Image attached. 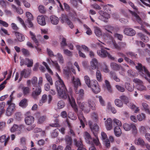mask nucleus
I'll list each match as a JSON object with an SVG mask.
<instances>
[{
    "label": "nucleus",
    "instance_id": "nucleus-23",
    "mask_svg": "<svg viewBox=\"0 0 150 150\" xmlns=\"http://www.w3.org/2000/svg\"><path fill=\"white\" fill-rule=\"evenodd\" d=\"M15 34L18 41L22 42L25 39L24 36L21 33L19 32H15Z\"/></svg>",
    "mask_w": 150,
    "mask_h": 150
},
{
    "label": "nucleus",
    "instance_id": "nucleus-10",
    "mask_svg": "<svg viewBox=\"0 0 150 150\" xmlns=\"http://www.w3.org/2000/svg\"><path fill=\"white\" fill-rule=\"evenodd\" d=\"M98 13L100 15L99 16V19L104 22H107L108 19L110 18L109 14L102 11H99Z\"/></svg>",
    "mask_w": 150,
    "mask_h": 150
},
{
    "label": "nucleus",
    "instance_id": "nucleus-42",
    "mask_svg": "<svg viewBox=\"0 0 150 150\" xmlns=\"http://www.w3.org/2000/svg\"><path fill=\"white\" fill-rule=\"evenodd\" d=\"M65 140L67 144L71 145L72 141L71 137L68 135H67L65 137Z\"/></svg>",
    "mask_w": 150,
    "mask_h": 150
},
{
    "label": "nucleus",
    "instance_id": "nucleus-36",
    "mask_svg": "<svg viewBox=\"0 0 150 150\" xmlns=\"http://www.w3.org/2000/svg\"><path fill=\"white\" fill-rule=\"evenodd\" d=\"M33 61L32 59H30L26 58L25 59V64L27 65L28 67H30L33 66Z\"/></svg>",
    "mask_w": 150,
    "mask_h": 150
},
{
    "label": "nucleus",
    "instance_id": "nucleus-57",
    "mask_svg": "<svg viewBox=\"0 0 150 150\" xmlns=\"http://www.w3.org/2000/svg\"><path fill=\"white\" fill-rule=\"evenodd\" d=\"M123 127L124 129L127 131L130 130L131 128V125L126 123L123 125Z\"/></svg>",
    "mask_w": 150,
    "mask_h": 150
},
{
    "label": "nucleus",
    "instance_id": "nucleus-18",
    "mask_svg": "<svg viewBox=\"0 0 150 150\" xmlns=\"http://www.w3.org/2000/svg\"><path fill=\"white\" fill-rule=\"evenodd\" d=\"M110 67L111 68L115 71H119L120 69L123 71V69L120 66H119L116 63L112 62L110 64Z\"/></svg>",
    "mask_w": 150,
    "mask_h": 150
},
{
    "label": "nucleus",
    "instance_id": "nucleus-61",
    "mask_svg": "<svg viewBox=\"0 0 150 150\" xmlns=\"http://www.w3.org/2000/svg\"><path fill=\"white\" fill-rule=\"evenodd\" d=\"M131 30L130 28H126L124 30V32L125 34L129 36H131Z\"/></svg>",
    "mask_w": 150,
    "mask_h": 150
},
{
    "label": "nucleus",
    "instance_id": "nucleus-60",
    "mask_svg": "<svg viewBox=\"0 0 150 150\" xmlns=\"http://www.w3.org/2000/svg\"><path fill=\"white\" fill-rule=\"evenodd\" d=\"M137 132V130L135 125L132 124V133L135 135Z\"/></svg>",
    "mask_w": 150,
    "mask_h": 150
},
{
    "label": "nucleus",
    "instance_id": "nucleus-49",
    "mask_svg": "<svg viewBox=\"0 0 150 150\" xmlns=\"http://www.w3.org/2000/svg\"><path fill=\"white\" fill-rule=\"evenodd\" d=\"M88 105L90 108L93 110L95 109V104L91 100H88Z\"/></svg>",
    "mask_w": 150,
    "mask_h": 150
},
{
    "label": "nucleus",
    "instance_id": "nucleus-47",
    "mask_svg": "<svg viewBox=\"0 0 150 150\" xmlns=\"http://www.w3.org/2000/svg\"><path fill=\"white\" fill-rule=\"evenodd\" d=\"M110 74L111 76L113 77L115 80L117 82H119L120 81V79L118 78L115 75V73L113 71H111L110 72Z\"/></svg>",
    "mask_w": 150,
    "mask_h": 150
},
{
    "label": "nucleus",
    "instance_id": "nucleus-46",
    "mask_svg": "<svg viewBox=\"0 0 150 150\" xmlns=\"http://www.w3.org/2000/svg\"><path fill=\"white\" fill-rule=\"evenodd\" d=\"M46 117L45 116H40L38 119V123L39 124L42 123L46 119Z\"/></svg>",
    "mask_w": 150,
    "mask_h": 150
},
{
    "label": "nucleus",
    "instance_id": "nucleus-35",
    "mask_svg": "<svg viewBox=\"0 0 150 150\" xmlns=\"http://www.w3.org/2000/svg\"><path fill=\"white\" fill-rule=\"evenodd\" d=\"M105 87H106L108 92L110 93H112V87L109 81H108L107 80H105Z\"/></svg>",
    "mask_w": 150,
    "mask_h": 150
},
{
    "label": "nucleus",
    "instance_id": "nucleus-16",
    "mask_svg": "<svg viewBox=\"0 0 150 150\" xmlns=\"http://www.w3.org/2000/svg\"><path fill=\"white\" fill-rule=\"evenodd\" d=\"M38 23L42 26L45 25L46 24V22L44 16L42 15L38 16L37 18Z\"/></svg>",
    "mask_w": 150,
    "mask_h": 150
},
{
    "label": "nucleus",
    "instance_id": "nucleus-32",
    "mask_svg": "<svg viewBox=\"0 0 150 150\" xmlns=\"http://www.w3.org/2000/svg\"><path fill=\"white\" fill-rule=\"evenodd\" d=\"M120 98L124 101V103L130 107V108L131 107L130 103H129V101L128 98L125 96H121L120 97Z\"/></svg>",
    "mask_w": 150,
    "mask_h": 150
},
{
    "label": "nucleus",
    "instance_id": "nucleus-28",
    "mask_svg": "<svg viewBox=\"0 0 150 150\" xmlns=\"http://www.w3.org/2000/svg\"><path fill=\"white\" fill-rule=\"evenodd\" d=\"M51 22L53 25L57 24L59 22V19L56 16L54 15L51 16L50 17Z\"/></svg>",
    "mask_w": 150,
    "mask_h": 150
},
{
    "label": "nucleus",
    "instance_id": "nucleus-53",
    "mask_svg": "<svg viewBox=\"0 0 150 150\" xmlns=\"http://www.w3.org/2000/svg\"><path fill=\"white\" fill-rule=\"evenodd\" d=\"M65 103L63 100L59 101L57 104L58 108L59 109H61L65 106Z\"/></svg>",
    "mask_w": 150,
    "mask_h": 150
},
{
    "label": "nucleus",
    "instance_id": "nucleus-37",
    "mask_svg": "<svg viewBox=\"0 0 150 150\" xmlns=\"http://www.w3.org/2000/svg\"><path fill=\"white\" fill-rule=\"evenodd\" d=\"M19 105L23 108H25L27 105V100L25 98L22 100L19 103Z\"/></svg>",
    "mask_w": 150,
    "mask_h": 150
},
{
    "label": "nucleus",
    "instance_id": "nucleus-59",
    "mask_svg": "<svg viewBox=\"0 0 150 150\" xmlns=\"http://www.w3.org/2000/svg\"><path fill=\"white\" fill-rule=\"evenodd\" d=\"M75 144L76 146L78 147V149H79V148H83V147L81 141L80 140L76 141Z\"/></svg>",
    "mask_w": 150,
    "mask_h": 150
},
{
    "label": "nucleus",
    "instance_id": "nucleus-2",
    "mask_svg": "<svg viewBox=\"0 0 150 150\" xmlns=\"http://www.w3.org/2000/svg\"><path fill=\"white\" fill-rule=\"evenodd\" d=\"M136 69L139 71V74L148 80L150 83V73L146 68L141 63H139L135 66Z\"/></svg>",
    "mask_w": 150,
    "mask_h": 150
},
{
    "label": "nucleus",
    "instance_id": "nucleus-64",
    "mask_svg": "<svg viewBox=\"0 0 150 150\" xmlns=\"http://www.w3.org/2000/svg\"><path fill=\"white\" fill-rule=\"evenodd\" d=\"M68 117L69 118L73 120H75L77 118L76 116L75 115L70 112L68 114Z\"/></svg>",
    "mask_w": 150,
    "mask_h": 150
},
{
    "label": "nucleus",
    "instance_id": "nucleus-5",
    "mask_svg": "<svg viewBox=\"0 0 150 150\" xmlns=\"http://www.w3.org/2000/svg\"><path fill=\"white\" fill-rule=\"evenodd\" d=\"M32 92L31 93L32 97L35 99H37L38 96L42 92L41 87L40 86H38L33 87Z\"/></svg>",
    "mask_w": 150,
    "mask_h": 150
},
{
    "label": "nucleus",
    "instance_id": "nucleus-41",
    "mask_svg": "<svg viewBox=\"0 0 150 150\" xmlns=\"http://www.w3.org/2000/svg\"><path fill=\"white\" fill-rule=\"evenodd\" d=\"M51 62L53 64V65L55 67L57 70L58 71H60L61 70L60 67L58 64L57 61H54L51 60Z\"/></svg>",
    "mask_w": 150,
    "mask_h": 150
},
{
    "label": "nucleus",
    "instance_id": "nucleus-40",
    "mask_svg": "<svg viewBox=\"0 0 150 150\" xmlns=\"http://www.w3.org/2000/svg\"><path fill=\"white\" fill-rule=\"evenodd\" d=\"M96 77L97 80L99 82L102 81V75L100 71L99 70H97L96 73Z\"/></svg>",
    "mask_w": 150,
    "mask_h": 150
},
{
    "label": "nucleus",
    "instance_id": "nucleus-27",
    "mask_svg": "<svg viewBox=\"0 0 150 150\" xmlns=\"http://www.w3.org/2000/svg\"><path fill=\"white\" fill-rule=\"evenodd\" d=\"M76 94H78L81 98H82L84 95V91L83 89H78L77 88H74Z\"/></svg>",
    "mask_w": 150,
    "mask_h": 150
},
{
    "label": "nucleus",
    "instance_id": "nucleus-21",
    "mask_svg": "<svg viewBox=\"0 0 150 150\" xmlns=\"http://www.w3.org/2000/svg\"><path fill=\"white\" fill-rule=\"evenodd\" d=\"M90 64L91 68L93 69H95L98 66V62L96 59L93 58L91 61Z\"/></svg>",
    "mask_w": 150,
    "mask_h": 150
},
{
    "label": "nucleus",
    "instance_id": "nucleus-45",
    "mask_svg": "<svg viewBox=\"0 0 150 150\" xmlns=\"http://www.w3.org/2000/svg\"><path fill=\"white\" fill-rule=\"evenodd\" d=\"M115 104L116 105L119 107H121L123 105V103L120 100L116 99L115 100Z\"/></svg>",
    "mask_w": 150,
    "mask_h": 150
},
{
    "label": "nucleus",
    "instance_id": "nucleus-30",
    "mask_svg": "<svg viewBox=\"0 0 150 150\" xmlns=\"http://www.w3.org/2000/svg\"><path fill=\"white\" fill-rule=\"evenodd\" d=\"M55 57H57L59 63L61 64H63L64 62V60L62 55L59 53H58L57 55Z\"/></svg>",
    "mask_w": 150,
    "mask_h": 150
},
{
    "label": "nucleus",
    "instance_id": "nucleus-48",
    "mask_svg": "<svg viewBox=\"0 0 150 150\" xmlns=\"http://www.w3.org/2000/svg\"><path fill=\"white\" fill-rule=\"evenodd\" d=\"M45 77L48 82H49L51 85H52L53 84L52 79L50 75L48 74L47 73L45 74Z\"/></svg>",
    "mask_w": 150,
    "mask_h": 150
},
{
    "label": "nucleus",
    "instance_id": "nucleus-8",
    "mask_svg": "<svg viewBox=\"0 0 150 150\" xmlns=\"http://www.w3.org/2000/svg\"><path fill=\"white\" fill-rule=\"evenodd\" d=\"M60 21L62 23H66L71 28L74 27V25L71 21L68 18V16L65 14H62L60 18Z\"/></svg>",
    "mask_w": 150,
    "mask_h": 150
},
{
    "label": "nucleus",
    "instance_id": "nucleus-39",
    "mask_svg": "<svg viewBox=\"0 0 150 150\" xmlns=\"http://www.w3.org/2000/svg\"><path fill=\"white\" fill-rule=\"evenodd\" d=\"M142 105L143 108L144 110L149 114H150V111L148 105L145 102H143L142 103Z\"/></svg>",
    "mask_w": 150,
    "mask_h": 150
},
{
    "label": "nucleus",
    "instance_id": "nucleus-31",
    "mask_svg": "<svg viewBox=\"0 0 150 150\" xmlns=\"http://www.w3.org/2000/svg\"><path fill=\"white\" fill-rule=\"evenodd\" d=\"M30 34L31 37V38L37 46L38 45V41L36 38V36L35 33L31 31L29 32Z\"/></svg>",
    "mask_w": 150,
    "mask_h": 150
},
{
    "label": "nucleus",
    "instance_id": "nucleus-58",
    "mask_svg": "<svg viewBox=\"0 0 150 150\" xmlns=\"http://www.w3.org/2000/svg\"><path fill=\"white\" fill-rule=\"evenodd\" d=\"M26 16L28 18L27 21L33 20V17L32 15L29 12H27L26 13Z\"/></svg>",
    "mask_w": 150,
    "mask_h": 150
},
{
    "label": "nucleus",
    "instance_id": "nucleus-17",
    "mask_svg": "<svg viewBox=\"0 0 150 150\" xmlns=\"http://www.w3.org/2000/svg\"><path fill=\"white\" fill-rule=\"evenodd\" d=\"M72 81L74 86V88H77L78 86H80L81 85L80 80L78 78H75L74 77H73Z\"/></svg>",
    "mask_w": 150,
    "mask_h": 150
},
{
    "label": "nucleus",
    "instance_id": "nucleus-38",
    "mask_svg": "<svg viewBox=\"0 0 150 150\" xmlns=\"http://www.w3.org/2000/svg\"><path fill=\"white\" fill-rule=\"evenodd\" d=\"M138 35L140 37L141 39L145 42H147L149 40V39L148 37L146 36H144L142 33H139L138 34Z\"/></svg>",
    "mask_w": 150,
    "mask_h": 150
},
{
    "label": "nucleus",
    "instance_id": "nucleus-55",
    "mask_svg": "<svg viewBox=\"0 0 150 150\" xmlns=\"http://www.w3.org/2000/svg\"><path fill=\"white\" fill-rule=\"evenodd\" d=\"M52 150H63V147L60 146H58L57 147V145L55 144H53L52 145Z\"/></svg>",
    "mask_w": 150,
    "mask_h": 150
},
{
    "label": "nucleus",
    "instance_id": "nucleus-15",
    "mask_svg": "<svg viewBox=\"0 0 150 150\" xmlns=\"http://www.w3.org/2000/svg\"><path fill=\"white\" fill-rule=\"evenodd\" d=\"M94 136L95 138H93L92 139V140H91L92 143L91 144H94L96 146H98L99 148H101L102 146L98 137L97 134L94 133Z\"/></svg>",
    "mask_w": 150,
    "mask_h": 150
},
{
    "label": "nucleus",
    "instance_id": "nucleus-12",
    "mask_svg": "<svg viewBox=\"0 0 150 150\" xmlns=\"http://www.w3.org/2000/svg\"><path fill=\"white\" fill-rule=\"evenodd\" d=\"M30 112H27L26 113V116L25 118V124L28 125H31L34 121V117L31 115H29Z\"/></svg>",
    "mask_w": 150,
    "mask_h": 150
},
{
    "label": "nucleus",
    "instance_id": "nucleus-25",
    "mask_svg": "<svg viewBox=\"0 0 150 150\" xmlns=\"http://www.w3.org/2000/svg\"><path fill=\"white\" fill-rule=\"evenodd\" d=\"M31 73V70H26L24 69L21 72V76H23L25 78H27L30 75Z\"/></svg>",
    "mask_w": 150,
    "mask_h": 150
},
{
    "label": "nucleus",
    "instance_id": "nucleus-62",
    "mask_svg": "<svg viewBox=\"0 0 150 150\" xmlns=\"http://www.w3.org/2000/svg\"><path fill=\"white\" fill-rule=\"evenodd\" d=\"M21 50L24 55L28 56L30 55L29 51L26 49L23 48L21 49Z\"/></svg>",
    "mask_w": 150,
    "mask_h": 150
},
{
    "label": "nucleus",
    "instance_id": "nucleus-20",
    "mask_svg": "<svg viewBox=\"0 0 150 150\" xmlns=\"http://www.w3.org/2000/svg\"><path fill=\"white\" fill-rule=\"evenodd\" d=\"M84 136L86 143L89 144H91L92 138L90 134L87 132H85Z\"/></svg>",
    "mask_w": 150,
    "mask_h": 150
},
{
    "label": "nucleus",
    "instance_id": "nucleus-4",
    "mask_svg": "<svg viewBox=\"0 0 150 150\" xmlns=\"http://www.w3.org/2000/svg\"><path fill=\"white\" fill-rule=\"evenodd\" d=\"M132 8L133 11H132V16L134 17V19L139 24L142 25V21L141 18L139 17V12L138 10V8L137 7L133 5L132 4Z\"/></svg>",
    "mask_w": 150,
    "mask_h": 150
},
{
    "label": "nucleus",
    "instance_id": "nucleus-19",
    "mask_svg": "<svg viewBox=\"0 0 150 150\" xmlns=\"http://www.w3.org/2000/svg\"><path fill=\"white\" fill-rule=\"evenodd\" d=\"M10 137H6V135H4L0 137V142L2 143L4 142V145L6 146L10 139Z\"/></svg>",
    "mask_w": 150,
    "mask_h": 150
},
{
    "label": "nucleus",
    "instance_id": "nucleus-6",
    "mask_svg": "<svg viewBox=\"0 0 150 150\" xmlns=\"http://www.w3.org/2000/svg\"><path fill=\"white\" fill-rule=\"evenodd\" d=\"M77 103L80 109L85 112L88 113L90 110V108L88 105V103L85 102H81L80 101V100L78 98H77Z\"/></svg>",
    "mask_w": 150,
    "mask_h": 150
},
{
    "label": "nucleus",
    "instance_id": "nucleus-1",
    "mask_svg": "<svg viewBox=\"0 0 150 150\" xmlns=\"http://www.w3.org/2000/svg\"><path fill=\"white\" fill-rule=\"evenodd\" d=\"M56 75L58 78V80L56 81L55 86L58 96H59L66 98L67 96L66 93L67 88L63 81L61 79L57 73H56Z\"/></svg>",
    "mask_w": 150,
    "mask_h": 150
},
{
    "label": "nucleus",
    "instance_id": "nucleus-24",
    "mask_svg": "<svg viewBox=\"0 0 150 150\" xmlns=\"http://www.w3.org/2000/svg\"><path fill=\"white\" fill-rule=\"evenodd\" d=\"M21 128L17 125H14L11 128L10 131L12 132H17L18 134L21 133L20 131Z\"/></svg>",
    "mask_w": 150,
    "mask_h": 150
},
{
    "label": "nucleus",
    "instance_id": "nucleus-13",
    "mask_svg": "<svg viewBox=\"0 0 150 150\" xmlns=\"http://www.w3.org/2000/svg\"><path fill=\"white\" fill-rule=\"evenodd\" d=\"M112 121L111 118H108L105 121V126L107 130H110L112 129Z\"/></svg>",
    "mask_w": 150,
    "mask_h": 150
},
{
    "label": "nucleus",
    "instance_id": "nucleus-52",
    "mask_svg": "<svg viewBox=\"0 0 150 150\" xmlns=\"http://www.w3.org/2000/svg\"><path fill=\"white\" fill-rule=\"evenodd\" d=\"M31 82L33 85V87L38 86L37 78L35 76L33 77L32 79Z\"/></svg>",
    "mask_w": 150,
    "mask_h": 150
},
{
    "label": "nucleus",
    "instance_id": "nucleus-7",
    "mask_svg": "<svg viewBox=\"0 0 150 150\" xmlns=\"http://www.w3.org/2000/svg\"><path fill=\"white\" fill-rule=\"evenodd\" d=\"M6 103L8 106L6 109L5 115L7 116H9L13 114L15 105L14 103H11L10 101H7Z\"/></svg>",
    "mask_w": 150,
    "mask_h": 150
},
{
    "label": "nucleus",
    "instance_id": "nucleus-34",
    "mask_svg": "<svg viewBox=\"0 0 150 150\" xmlns=\"http://www.w3.org/2000/svg\"><path fill=\"white\" fill-rule=\"evenodd\" d=\"M94 32L96 35L98 37H100L102 35V32L100 29L98 27H94Z\"/></svg>",
    "mask_w": 150,
    "mask_h": 150
},
{
    "label": "nucleus",
    "instance_id": "nucleus-51",
    "mask_svg": "<svg viewBox=\"0 0 150 150\" xmlns=\"http://www.w3.org/2000/svg\"><path fill=\"white\" fill-rule=\"evenodd\" d=\"M84 79L85 83L88 87L91 86V81L90 78L88 76H85L84 77Z\"/></svg>",
    "mask_w": 150,
    "mask_h": 150
},
{
    "label": "nucleus",
    "instance_id": "nucleus-44",
    "mask_svg": "<svg viewBox=\"0 0 150 150\" xmlns=\"http://www.w3.org/2000/svg\"><path fill=\"white\" fill-rule=\"evenodd\" d=\"M66 121L69 128V133L72 136H74L75 134L73 130L72 129V127L70 123H69L68 119L66 120Z\"/></svg>",
    "mask_w": 150,
    "mask_h": 150
},
{
    "label": "nucleus",
    "instance_id": "nucleus-3",
    "mask_svg": "<svg viewBox=\"0 0 150 150\" xmlns=\"http://www.w3.org/2000/svg\"><path fill=\"white\" fill-rule=\"evenodd\" d=\"M97 44L101 47L100 50H98L97 52L98 54L100 57L102 58H105L107 56L108 57L111 59H113L114 58L112 57V56L109 54L107 51L105 50V49L109 50L108 48H105L104 47V45H105L104 43H98Z\"/></svg>",
    "mask_w": 150,
    "mask_h": 150
},
{
    "label": "nucleus",
    "instance_id": "nucleus-33",
    "mask_svg": "<svg viewBox=\"0 0 150 150\" xmlns=\"http://www.w3.org/2000/svg\"><path fill=\"white\" fill-rule=\"evenodd\" d=\"M114 132L115 135L117 137H120L122 133L121 129L118 126L115 127Z\"/></svg>",
    "mask_w": 150,
    "mask_h": 150
},
{
    "label": "nucleus",
    "instance_id": "nucleus-54",
    "mask_svg": "<svg viewBox=\"0 0 150 150\" xmlns=\"http://www.w3.org/2000/svg\"><path fill=\"white\" fill-rule=\"evenodd\" d=\"M145 118V115L144 113H141L137 115V118L138 120L139 121H141L144 120Z\"/></svg>",
    "mask_w": 150,
    "mask_h": 150
},
{
    "label": "nucleus",
    "instance_id": "nucleus-29",
    "mask_svg": "<svg viewBox=\"0 0 150 150\" xmlns=\"http://www.w3.org/2000/svg\"><path fill=\"white\" fill-rule=\"evenodd\" d=\"M135 143L137 145H140L142 146H145L144 141L141 138H139L138 139H136L134 141Z\"/></svg>",
    "mask_w": 150,
    "mask_h": 150
},
{
    "label": "nucleus",
    "instance_id": "nucleus-11",
    "mask_svg": "<svg viewBox=\"0 0 150 150\" xmlns=\"http://www.w3.org/2000/svg\"><path fill=\"white\" fill-rule=\"evenodd\" d=\"M66 94H67V97L66 98H64V97H62L61 96H60L61 98L65 99L67 98V97H68L69 100L71 105V106H72V108H73L75 111L76 112H77L78 111V108L77 106L75 103V100L74 98H73L72 97H71V99L70 98V97L69 96H68V92L67 91V92H66Z\"/></svg>",
    "mask_w": 150,
    "mask_h": 150
},
{
    "label": "nucleus",
    "instance_id": "nucleus-56",
    "mask_svg": "<svg viewBox=\"0 0 150 150\" xmlns=\"http://www.w3.org/2000/svg\"><path fill=\"white\" fill-rule=\"evenodd\" d=\"M17 19L18 21H19L21 23L23 27L26 30H27V27L25 25L24 21L21 18L19 17H17Z\"/></svg>",
    "mask_w": 150,
    "mask_h": 150
},
{
    "label": "nucleus",
    "instance_id": "nucleus-63",
    "mask_svg": "<svg viewBox=\"0 0 150 150\" xmlns=\"http://www.w3.org/2000/svg\"><path fill=\"white\" fill-rule=\"evenodd\" d=\"M38 10L40 12L42 13H45L46 11L45 7L42 5H40L39 6Z\"/></svg>",
    "mask_w": 150,
    "mask_h": 150
},
{
    "label": "nucleus",
    "instance_id": "nucleus-14",
    "mask_svg": "<svg viewBox=\"0 0 150 150\" xmlns=\"http://www.w3.org/2000/svg\"><path fill=\"white\" fill-rule=\"evenodd\" d=\"M88 125L93 134L94 135V133L97 134V132L98 131L99 129L98 126L97 124H94L93 125L92 122L89 121L88 122Z\"/></svg>",
    "mask_w": 150,
    "mask_h": 150
},
{
    "label": "nucleus",
    "instance_id": "nucleus-22",
    "mask_svg": "<svg viewBox=\"0 0 150 150\" xmlns=\"http://www.w3.org/2000/svg\"><path fill=\"white\" fill-rule=\"evenodd\" d=\"M78 117L79 119L80 123L82 127L84 128L85 127L84 122H85V119L84 117L83 114L82 113H80L78 114Z\"/></svg>",
    "mask_w": 150,
    "mask_h": 150
},
{
    "label": "nucleus",
    "instance_id": "nucleus-26",
    "mask_svg": "<svg viewBox=\"0 0 150 150\" xmlns=\"http://www.w3.org/2000/svg\"><path fill=\"white\" fill-rule=\"evenodd\" d=\"M23 93L24 96L28 95L30 91V88L28 87L23 86L21 88Z\"/></svg>",
    "mask_w": 150,
    "mask_h": 150
},
{
    "label": "nucleus",
    "instance_id": "nucleus-50",
    "mask_svg": "<svg viewBox=\"0 0 150 150\" xmlns=\"http://www.w3.org/2000/svg\"><path fill=\"white\" fill-rule=\"evenodd\" d=\"M105 29L108 32L112 33H114L115 29L112 26L110 25H108L105 27Z\"/></svg>",
    "mask_w": 150,
    "mask_h": 150
},
{
    "label": "nucleus",
    "instance_id": "nucleus-9",
    "mask_svg": "<svg viewBox=\"0 0 150 150\" xmlns=\"http://www.w3.org/2000/svg\"><path fill=\"white\" fill-rule=\"evenodd\" d=\"M88 87L91 88L93 92L95 93H98L100 91L98 83L96 80L91 81V86Z\"/></svg>",
    "mask_w": 150,
    "mask_h": 150
},
{
    "label": "nucleus",
    "instance_id": "nucleus-43",
    "mask_svg": "<svg viewBox=\"0 0 150 150\" xmlns=\"http://www.w3.org/2000/svg\"><path fill=\"white\" fill-rule=\"evenodd\" d=\"M63 74L67 77H68L70 73V69L69 67H65L63 69Z\"/></svg>",
    "mask_w": 150,
    "mask_h": 150
}]
</instances>
